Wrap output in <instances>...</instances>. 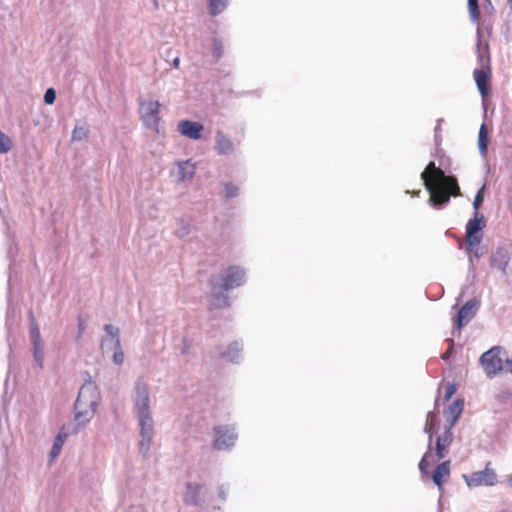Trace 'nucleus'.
I'll list each match as a JSON object with an SVG mask.
<instances>
[{"instance_id": "obj_19", "label": "nucleus", "mask_w": 512, "mask_h": 512, "mask_svg": "<svg viewBox=\"0 0 512 512\" xmlns=\"http://www.w3.org/2000/svg\"><path fill=\"white\" fill-rule=\"evenodd\" d=\"M486 226L485 218L482 214L475 212L474 218L470 219L466 225V233L479 234Z\"/></svg>"}, {"instance_id": "obj_17", "label": "nucleus", "mask_w": 512, "mask_h": 512, "mask_svg": "<svg viewBox=\"0 0 512 512\" xmlns=\"http://www.w3.org/2000/svg\"><path fill=\"white\" fill-rule=\"evenodd\" d=\"M510 255L508 251L504 249L496 250L491 256V266L501 270L503 274H506V267L509 263Z\"/></svg>"}, {"instance_id": "obj_18", "label": "nucleus", "mask_w": 512, "mask_h": 512, "mask_svg": "<svg viewBox=\"0 0 512 512\" xmlns=\"http://www.w3.org/2000/svg\"><path fill=\"white\" fill-rule=\"evenodd\" d=\"M450 475V461H444L434 471L432 476L433 482L438 486L440 490H442V485L444 481Z\"/></svg>"}, {"instance_id": "obj_44", "label": "nucleus", "mask_w": 512, "mask_h": 512, "mask_svg": "<svg viewBox=\"0 0 512 512\" xmlns=\"http://www.w3.org/2000/svg\"><path fill=\"white\" fill-rule=\"evenodd\" d=\"M451 350H452V345L450 346L449 350L443 354L442 358L447 359L451 353Z\"/></svg>"}, {"instance_id": "obj_3", "label": "nucleus", "mask_w": 512, "mask_h": 512, "mask_svg": "<svg viewBox=\"0 0 512 512\" xmlns=\"http://www.w3.org/2000/svg\"><path fill=\"white\" fill-rule=\"evenodd\" d=\"M100 399L98 388L91 380L86 381L80 388L75 403V419L79 424H87L93 417Z\"/></svg>"}, {"instance_id": "obj_34", "label": "nucleus", "mask_w": 512, "mask_h": 512, "mask_svg": "<svg viewBox=\"0 0 512 512\" xmlns=\"http://www.w3.org/2000/svg\"><path fill=\"white\" fill-rule=\"evenodd\" d=\"M431 456L430 451H427L419 463V469L423 475L428 474L429 462L428 459Z\"/></svg>"}, {"instance_id": "obj_45", "label": "nucleus", "mask_w": 512, "mask_h": 512, "mask_svg": "<svg viewBox=\"0 0 512 512\" xmlns=\"http://www.w3.org/2000/svg\"><path fill=\"white\" fill-rule=\"evenodd\" d=\"M508 485L510 488H512V476L508 479Z\"/></svg>"}, {"instance_id": "obj_30", "label": "nucleus", "mask_w": 512, "mask_h": 512, "mask_svg": "<svg viewBox=\"0 0 512 512\" xmlns=\"http://www.w3.org/2000/svg\"><path fill=\"white\" fill-rule=\"evenodd\" d=\"M12 147V141L8 136L0 131V153L8 152Z\"/></svg>"}, {"instance_id": "obj_11", "label": "nucleus", "mask_w": 512, "mask_h": 512, "mask_svg": "<svg viewBox=\"0 0 512 512\" xmlns=\"http://www.w3.org/2000/svg\"><path fill=\"white\" fill-rule=\"evenodd\" d=\"M30 337L33 344V356L39 367L43 366L44 361V343L41 340L39 327L33 323L30 329Z\"/></svg>"}, {"instance_id": "obj_35", "label": "nucleus", "mask_w": 512, "mask_h": 512, "mask_svg": "<svg viewBox=\"0 0 512 512\" xmlns=\"http://www.w3.org/2000/svg\"><path fill=\"white\" fill-rule=\"evenodd\" d=\"M224 194L227 198H232L238 195V187L234 185H230L228 183L224 184Z\"/></svg>"}, {"instance_id": "obj_25", "label": "nucleus", "mask_w": 512, "mask_h": 512, "mask_svg": "<svg viewBox=\"0 0 512 512\" xmlns=\"http://www.w3.org/2000/svg\"><path fill=\"white\" fill-rule=\"evenodd\" d=\"M463 411V402L456 401L449 407V415L452 417L449 427L451 428Z\"/></svg>"}, {"instance_id": "obj_47", "label": "nucleus", "mask_w": 512, "mask_h": 512, "mask_svg": "<svg viewBox=\"0 0 512 512\" xmlns=\"http://www.w3.org/2000/svg\"><path fill=\"white\" fill-rule=\"evenodd\" d=\"M510 209H511V211H512V202L510 203Z\"/></svg>"}, {"instance_id": "obj_48", "label": "nucleus", "mask_w": 512, "mask_h": 512, "mask_svg": "<svg viewBox=\"0 0 512 512\" xmlns=\"http://www.w3.org/2000/svg\"><path fill=\"white\" fill-rule=\"evenodd\" d=\"M510 2H512V0H509Z\"/></svg>"}, {"instance_id": "obj_4", "label": "nucleus", "mask_w": 512, "mask_h": 512, "mask_svg": "<svg viewBox=\"0 0 512 512\" xmlns=\"http://www.w3.org/2000/svg\"><path fill=\"white\" fill-rule=\"evenodd\" d=\"M139 106V114L144 125L147 128L158 132L160 121V103L154 100L141 99L139 101Z\"/></svg>"}, {"instance_id": "obj_5", "label": "nucleus", "mask_w": 512, "mask_h": 512, "mask_svg": "<svg viewBox=\"0 0 512 512\" xmlns=\"http://www.w3.org/2000/svg\"><path fill=\"white\" fill-rule=\"evenodd\" d=\"M501 348L493 347L484 352L480 362L489 377L495 376L505 370V360L500 356Z\"/></svg>"}, {"instance_id": "obj_31", "label": "nucleus", "mask_w": 512, "mask_h": 512, "mask_svg": "<svg viewBox=\"0 0 512 512\" xmlns=\"http://www.w3.org/2000/svg\"><path fill=\"white\" fill-rule=\"evenodd\" d=\"M112 352V361L115 365H121L124 362V352L121 345L116 347Z\"/></svg>"}, {"instance_id": "obj_29", "label": "nucleus", "mask_w": 512, "mask_h": 512, "mask_svg": "<svg viewBox=\"0 0 512 512\" xmlns=\"http://www.w3.org/2000/svg\"><path fill=\"white\" fill-rule=\"evenodd\" d=\"M211 14L216 15L226 7L227 0H209Z\"/></svg>"}, {"instance_id": "obj_28", "label": "nucleus", "mask_w": 512, "mask_h": 512, "mask_svg": "<svg viewBox=\"0 0 512 512\" xmlns=\"http://www.w3.org/2000/svg\"><path fill=\"white\" fill-rule=\"evenodd\" d=\"M482 240L481 234H470L466 233V245L468 252H472L474 248H477V246L480 244Z\"/></svg>"}, {"instance_id": "obj_38", "label": "nucleus", "mask_w": 512, "mask_h": 512, "mask_svg": "<svg viewBox=\"0 0 512 512\" xmlns=\"http://www.w3.org/2000/svg\"><path fill=\"white\" fill-rule=\"evenodd\" d=\"M433 417H434L433 412H429L428 415H427L426 426H425V432L426 433L429 432V422L432 421Z\"/></svg>"}, {"instance_id": "obj_22", "label": "nucleus", "mask_w": 512, "mask_h": 512, "mask_svg": "<svg viewBox=\"0 0 512 512\" xmlns=\"http://www.w3.org/2000/svg\"><path fill=\"white\" fill-rule=\"evenodd\" d=\"M474 78L482 96L487 95V75L483 70H475Z\"/></svg>"}, {"instance_id": "obj_21", "label": "nucleus", "mask_w": 512, "mask_h": 512, "mask_svg": "<svg viewBox=\"0 0 512 512\" xmlns=\"http://www.w3.org/2000/svg\"><path fill=\"white\" fill-rule=\"evenodd\" d=\"M478 148L482 156H485L488 149V131L485 124H482L478 134Z\"/></svg>"}, {"instance_id": "obj_16", "label": "nucleus", "mask_w": 512, "mask_h": 512, "mask_svg": "<svg viewBox=\"0 0 512 512\" xmlns=\"http://www.w3.org/2000/svg\"><path fill=\"white\" fill-rule=\"evenodd\" d=\"M215 149L218 154L226 155L233 152L234 146L232 141L224 135V133L218 131L215 136Z\"/></svg>"}, {"instance_id": "obj_36", "label": "nucleus", "mask_w": 512, "mask_h": 512, "mask_svg": "<svg viewBox=\"0 0 512 512\" xmlns=\"http://www.w3.org/2000/svg\"><path fill=\"white\" fill-rule=\"evenodd\" d=\"M56 99V92L53 88L47 89L44 94V101L46 104H53Z\"/></svg>"}, {"instance_id": "obj_8", "label": "nucleus", "mask_w": 512, "mask_h": 512, "mask_svg": "<svg viewBox=\"0 0 512 512\" xmlns=\"http://www.w3.org/2000/svg\"><path fill=\"white\" fill-rule=\"evenodd\" d=\"M195 165L190 160L178 161L170 171L171 177L176 183L191 181L195 175Z\"/></svg>"}, {"instance_id": "obj_23", "label": "nucleus", "mask_w": 512, "mask_h": 512, "mask_svg": "<svg viewBox=\"0 0 512 512\" xmlns=\"http://www.w3.org/2000/svg\"><path fill=\"white\" fill-rule=\"evenodd\" d=\"M212 298V305L216 308H223L228 305V296L218 291L216 287L213 288Z\"/></svg>"}, {"instance_id": "obj_20", "label": "nucleus", "mask_w": 512, "mask_h": 512, "mask_svg": "<svg viewBox=\"0 0 512 512\" xmlns=\"http://www.w3.org/2000/svg\"><path fill=\"white\" fill-rule=\"evenodd\" d=\"M89 135V126L85 123H77L72 131L71 141H83Z\"/></svg>"}, {"instance_id": "obj_14", "label": "nucleus", "mask_w": 512, "mask_h": 512, "mask_svg": "<svg viewBox=\"0 0 512 512\" xmlns=\"http://www.w3.org/2000/svg\"><path fill=\"white\" fill-rule=\"evenodd\" d=\"M477 301H468L459 311L457 317V328L461 329L462 326L467 324L475 315L477 311Z\"/></svg>"}, {"instance_id": "obj_15", "label": "nucleus", "mask_w": 512, "mask_h": 512, "mask_svg": "<svg viewBox=\"0 0 512 512\" xmlns=\"http://www.w3.org/2000/svg\"><path fill=\"white\" fill-rule=\"evenodd\" d=\"M453 434L451 428L448 427L445 432L437 438L436 441V454L438 459H442L447 454V447L452 443Z\"/></svg>"}, {"instance_id": "obj_33", "label": "nucleus", "mask_w": 512, "mask_h": 512, "mask_svg": "<svg viewBox=\"0 0 512 512\" xmlns=\"http://www.w3.org/2000/svg\"><path fill=\"white\" fill-rule=\"evenodd\" d=\"M484 190H485V185H483L479 189V191L477 192V194L475 196V199H474V202H473V208L475 209V212L478 211V209L480 208V206L483 203V200H484Z\"/></svg>"}, {"instance_id": "obj_41", "label": "nucleus", "mask_w": 512, "mask_h": 512, "mask_svg": "<svg viewBox=\"0 0 512 512\" xmlns=\"http://www.w3.org/2000/svg\"><path fill=\"white\" fill-rule=\"evenodd\" d=\"M225 495H226V491L224 490V485H222V486L220 487L219 496H220L222 499H225Z\"/></svg>"}, {"instance_id": "obj_42", "label": "nucleus", "mask_w": 512, "mask_h": 512, "mask_svg": "<svg viewBox=\"0 0 512 512\" xmlns=\"http://www.w3.org/2000/svg\"><path fill=\"white\" fill-rule=\"evenodd\" d=\"M472 253L474 254V257L477 258V259L482 255V253L479 251L478 248H474Z\"/></svg>"}, {"instance_id": "obj_40", "label": "nucleus", "mask_w": 512, "mask_h": 512, "mask_svg": "<svg viewBox=\"0 0 512 512\" xmlns=\"http://www.w3.org/2000/svg\"><path fill=\"white\" fill-rule=\"evenodd\" d=\"M214 46H215V54H216V57L219 58L220 57V45L219 43L215 42L214 43Z\"/></svg>"}, {"instance_id": "obj_2", "label": "nucleus", "mask_w": 512, "mask_h": 512, "mask_svg": "<svg viewBox=\"0 0 512 512\" xmlns=\"http://www.w3.org/2000/svg\"><path fill=\"white\" fill-rule=\"evenodd\" d=\"M421 178L430 194L429 202L435 207L448 203L451 195H460V188L456 179L446 176L441 169L435 166L434 162L427 165L421 174Z\"/></svg>"}, {"instance_id": "obj_1", "label": "nucleus", "mask_w": 512, "mask_h": 512, "mask_svg": "<svg viewBox=\"0 0 512 512\" xmlns=\"http://www.w3.org/2000/svg\"><path fill=\"white\" fill-rule=\"evenodd\" d=\"M133 414L140 427L141 441L139 449L142 454L150 450V442L154 434V422L151 413V399L149 385L144 378L139 377L134 382L131 391Z\"/></svg>"}, {"instance_id": "obj_39", "label": "nucleus", "mask_w": 512, "mask_h": 512, "mask_svg": "<svg viewBox=\"0 0 512 512\" xmlns=\"http://www.w3.org/2000/svg\"><path fill=\"white\" fill-rule=\"evenodd\" d=\"M507 372H510L512 374V360L505 359V370Z\"/></svg>"}, {"instance_id": "obj_6", "label": "nucleus", "mask_w": 512, "mask_h": 512, "mask_svg": "<svg viewBox=\"0 0 512 512\" xmlns=\"http://www.w3.org/2000/svg\"><path fill=\"white\" fill-rule=\"evenodd\" d=\"M491 463L488 462L482 471L473 472L464 479L469 487L494 486L498 482L496 472L490 468Z\"/></svg>"}, {"instance_id": "obj_24", "label": "nucleus", "mask_w": 512, "mask_h": 512, "mask_svg": "<svg viewBox=\"0 0 512 512\" xmlns=\"http://www.w3.org/2000/svg\"><path fill=\"white\" fill-rule=\"evenodd\" d=\"M241 346L238 342H233L229 345L227 351L224 354V357H226L231 362H236L241 356Z\"/></svg>"}, {"instance_id": "obj_46", "label": "nucleus", "mask_w": 512, "mask_h": 512, "mask_svg": "<svg viewBox=\"0 0 512 512\" xmlns=\"http://www.w3.org/2000/svg\"><path fill=\"white\" fill-rule=\"evenodd\" d=\"M420 194V191H417V192H413V195L417 196Z\"/></svg>"}, {"instance_id": "obj_10", "label": "nucleus", "mask_w": 512, "mask_h": 512, "mask_svg": "<svg viewBox=\"0 0 512 512\" xmlns=\"http://www.w3.org/2000/svg\"><path fill=\"white\" fill-rule=\"evenodd\" d=\"M104 329L107 333V336L101 341V349L104 354H108L116 347L121 345L120 331L118 327H115L111 324H106Z\"/></svg>"}, {"instance_id": "obj_26", "label": "nucleus", "mask_w": 512, "mask_h": 512, "mask_svg": "<svg viewBox=\"0 0 512 512\" xmlns=\"http://www.w3.org/2000/svg\"><path fill=\"white\" fill-rule=\"evenodd\" d=\"M191 231V226L190 224L183 220V219H179L177 221V227L175 229V235L178 236L179 238H184L186 237Z\"/></svg>"}, {"instance_id": "obj_13", "label": "nucleus", "mask_w": 512, "mask_h": 512, "mask_svg": "<svg viewBox=\"0 0 512 512\" xmlns=\"http://www.w3.org/2000/svg\"><path fill=\"white\" fill-rule=\"evenodd\" d=\"M203 125L198 122H192L189 120L181 121L178 124V129L183 136L190 139L197 140L201 138V132Z\"/></svg>"}, {"instance_id": "obj_32", "label": "nucleus", "mask_w": 512, "mask_h": 512, "mask_svg": "<svg viewBox=\"0 0 512 512\" xmlns=\"http://www.w3.org/2000/svg\"><path fill=\"white\" fill-rule=\"evenodd\" d=\"M468 9L472 20H477L479 17L478 0H468Z\"/></svg>"}, {"instance_id": "obj_37", "label": "nucleus", "mask_w": 512, "mask_h": 512, "mask_svg": "<svg viewBox=\"0 0 512 512\" xmlns=\"http://www.w3.org/2000/svg\"><path fill=\"white\" fill-rule=\"evenodd\" d=\"M455 392H456L455 385L454 384H449L448 387H447V391H446V395H445V400H449L454 395Z\"/></svg>"}, {"instance_id": "obj_27", "label": "nucleus", "mask_w": 512, "mask_h": 512, "mask_svg": "<svg viewBox=\"0 0 512 512\" xmlns=\"http://www.w3.org/2000/svg\"><path fill=\"white\" fill-rule=\"evenodd\" d=\"M65 435H62V434H59L55 441H54V444L52 446V449L50 451V458L51 460H54L61 452V449H62V446L65 442Z\"/></svg>"}, {"instance_id": "obj_9", "label": "nucleus", "mask_w": 512, "mask_h": 512, "mask_svg": "<svg viewBox=\"0 0 512 512\" xmlns=\"http://www.w3.org/2000/svg\"><path fill=\"white\" fill-rule=\"evenodd\" d=\"M245 275L246 273L241 267H229L226 276L223 278L221 288L227 291L239 287L245 282Z\"/></svg>"}, {"instance_id": "obj_12", "label": "nucleus", "mask_w": 512, "mask_h": 512, "mask_svg": "<svg viewBox=\"0 0 512 512\" xmlns=\"http://www.w3.org/2000/svg\"><path fill=\"white\" fill-rule=\"evenodd\" d=\"M203 486L196 482H188L183 493V501L188 505H199Z\"/></svg>"}, {"instance_id": "obj_7", "label": "nucleus", "mask_w": 512, "mask_h": 512, "mask_svg": "<svg viewBox=\"0 0 512 512\" xmlns=\"http://www.w3.org/2000/svg\"><path fill=\"white\" fill-rule=\"evenodd\" d=\"M237 435L231 426H217L214 428V447L218 450H226L231 448Z\"/></svg>"}, {"instance_id": "obj_43", "label": "nucleus", "mask_w": 512, "mask_h": 512, "mask_svg": "<svg viewBox=\"0 0 512 512\" xmlns=\"http://www.w3.org/2000/svg\"><path fill=\"white\" fill-rule=\"evenodd\" d=\"M180 65V59L178 57H176L174 60H173V66L175 68H178Z\"/></svg>"}]
</instances>
